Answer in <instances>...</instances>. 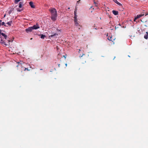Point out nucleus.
<instances>
[{"label": "nucleus", "mask_w": 148, "mask_h": 148, "mask_svg": "<svg viewBox=\"0 0 148 148\" xmlns=\"http://www.w3.org/2000/svg\"><path fill=\"white\" fill-rule=\"evenodd\" d=\"M12 21H10L9 22H8L6 23L7 24L9 25L10 26H11Z\"/></svg>", "instance_id": "14"}, {"label": "nucleus", "mask_w": 148, "mask_h": 148, "mask_svg": "<svg viewBox=\"0 0 148 148\" xmlns=\"http://www.w3.org/2000/svg\"><path fill=\"white\" fill-rule=\"evenodd\" d=\"M84 55V54H83L82 55H81V56H80V57H81L83 56V55Z\"/></svg>", "instance_id": "20"}, {"label": "nucleus", "mask_w": 148, "mask_h": 148, "mask_svg": "<svg viewBox=\"0 0 148 148\" xmlns=\"http://www.w3.org/2000/svg\"><path fill=\"white\" fill-rule=\"evenodd\" d=\"M94 1V4L95 5V6L96 7L98 6V4L97 3L95 2V1Z\"/></svg>", "instance_id": "15"}, {"label": "nucleus", "mask_w": 148, "mask_h": 148, "mask_svg": "<svg viewBox=\"0 0 148 148\" xmlns=\"http://www.w3.org/2000/svg\"><path fill=\"white\" fill-rule=\"evenodd\" d=\"M112 12L115 15L118 14V12L116 11L113 10L112 11Z\"/></svg>", "instance_id": "9"}, {"label": "nucleus", "mask_w": 148, "mask_h": 148, "mask_svg": "<svg viewBox=\"0 0 148 148\" xmlns=\"http://www.w3.org/2000/svg\"><path fill=\"white\" fill-rule=\"evenodd\" d=\"M115 28L116 29V28H118V27H116V26H115Z\"/></svg>", "instance_id": "25"}, {"label": "nucleus", "mask_w": 148, "mask_h": 148, "mask_svg": "<svg viewBox=\"0 0 148 148\" xmlns=\"http://www.w3.org/2000/svg\"><path fill=\"white\" fill-rule=\"evenodd\" d=\"M113 1H114V2H115V3H116L119 6H121L122 4L119 2L117 0H113Z\"/></svg>", "instance_id": "11"}, {"label": "nucleus", "mask_w": 148, "mask_h": 148, "mask_svg": "<svg viewBox=\"0 0 148 148\" xmlns=\"http://www.w3.org/2000/svg\"><path fill=\"white\" fill-rule=\"evenodd\" d=\"M81 50L80 49H79V51H80Z\"/></svg>", "instance_id": "34"}, {"label": "nucleus", "mask_w": 148, "mask_h": 148, "mask_svg": "<svg viewBox=\"0 0 148 148\" xmlns=\"http://www.w3.org/2000/svg\"><path fill=\"white\" fill-rule=\"evenodd\" d=\"M108 39L110 41H111L112 42H113L114 40H115V38H114V37H113L112 36H111L110 37H109L108 38Z\"/></svg>", "instance_id": "6"}, {"label": "nucleus", "mask_w": 148, "mask_h": 148, "mask_svg": "<svg viewBox=\"0 0 148 148\" xmlns=\"http://www.w3.org/2000/svg\"><path fill=\"white\" fill-rule=\"evenodd\" d=\"M33 28V29H36L40 28V26L37 23L36 25H34L32 27Z\"/></svg>", "instance_id": "4"}, {"label": "nucleus", "mask_w": 148, "mask_h": 148, "mask_svg": "<svg viewBox=\"0 0 148 148\" xmlns=\"http://www.w3.org/2000/svg\"><path fill=\"white\" fill-rule=\"evenodd\" d=\"M21 75H22V74H21Z\"/></svg>", "instance_id": "35"}, {"label": "nucleus", "mask_w": 148, "mask_h": 148, "mask_svg": "<svg viewBox=\"0 0 148 148\" xmlns=\"http://www.w3.org/2000/svg\"><path fill=\"white\" fill-rule=\"evenodd\" d=\"M146 34L144 36V38L146 39H147L148 38V32H146Z\"/></svg>", "instance_id": "8"}, {"label": "nucleus", "mask_w": 148, "mask_h": 148, "mask_svg": "<svg viewBox=\"0 0 148 148\" xmlns=\"http://www.w3.org/2000/svg\"><path fill=\"white\" fill-rule=\"evenodd\" d=\"M29 4L31 7L32 8H35V6L33 4V3L31 1L29 3Z\"/></svg>", "instance_id": "7"}, {"label": "nucleus", "mask_w": 148, "mask_h": 148, "mask_svg": "<svg viewBox=\"0 0 148 148\" xmlns=\"http://www.w3.org/2000/svg\"><path fill=\"white\" fill-rule=\"evenodd\" d=\"M17 11H19V12H21V10L18 9Z\"/></svg>", "instance_id": "22"}, {"label": "nucleus", "mask_w": 148, "mask_h": 148, "mask_svg": "<svg viewBox=\"0 0 148 148\" xmlns=\"http://www.w3.org/2000/svg\"><path fill=\"white\" fill-rule=\"evenodd\" d=\"M138 19V18H136V17H135V18H134V21H136V19Z\"/></svg>", "instance_id": "19"}, {"label": "nucleus", "mask_w": 148, "mask_h": 148, "mask_svg": "<svg viewBox=\"0 0 148 148\" xmlns=\"http://www.w3.org/2000/svg\"><path fill=\"white\" fill-rule=\"evenodd\" d=\"M142 13V14H144V12H142V13Z\"/></svg>", "instance_id": "27"}, {"label": "nucleus", "mask_w": 148, "mask_h": 148, "mask_svg": "<svg viewBox=\"0 0 148 148\" xmlns=\"http://www.w3.org/2000/svg\"><path fill=\"white\" fill-rule=\"evenodd\" d=\"M144 15V14H142V13H141V14H140L137 15L136 16V18H139Z\"/></svg>", "instance_id": "10"}, {"label": "nucleus", "mask_w": 148, "mask_h": 148, "mask_svg": "<svg viewBox=\"0 0 148 148\" xmlns=\"http://www.w3.org/2000/svg\"><path fill=\"white\" fill-rule=\"evenodd\" d=\"M21 0H15V3L17 4L18 2L20 1Z\"/></svg>", "instance_id": "17"}, {"label": "nucleus", "mask_w": 148, "mask_h": 148, "mask_svg": "<svg viewBox=\"0 0 148 148\" xmlns=\"http://www.w3.org/2000/svg\"><path fill=\"white\" fill-rule=\"evenodd\" d=\"M23 4V2H20L19 3V8H21L22 7V5Z\"/></svg>", "instance_id": "12"}, {"label": "nucleus", "mask_w": 148, "mask_h": 148, "mask_svg": "<svg viewBox=\"0 0 148 148\" xmlns=\"http://www.w3.org/2000/svg\"><path fill=\"white\" fill-rule=\"evenodd\" d=\"M40 38L42 39H43L45 37V36L42 34H40Z\"/></svg>", "instance_id": "13"}, {"label": "nucleus", "mask_w": 148, "mask_h": 148, "mask_svg": "<svg viewBox=\"0 0 148 148\" xmlns=\"http://www.w3.org/2000/svg\"><path fill=\"white\" fill-rule=\"evenodd\" d=\"M33 29L31 27H30L27 28V29H26L25 30V32L27 33H29L31 32L32 31Z\"/></svg>", "instance_id": "5"}, {"label": "nucleus", "mask_w": 148, "mask_h": 148, "mask_svg": "<svg viewBox=\"0 0 148 148\" xmlns=\"http://www.w3.org/2000/svg\"><path fill=\"white\" fill-rule=\"evenodd\" d=\"M24 64V63L23 62L21 61H20V62H17L16 63V66L18 68V67L19 69L21 68V70L20 71L21 73L23 71H25L26 70H27V71L30 70V69H29L28 68H26L25 67H24L23 66V64Z\"/></svg>", "instance_id": "2"}, {"label": "nucleus", "mask_w": 148, "mask_h": 148, "mask_svg": "<svg viewBox=\"0 0 148 148\" xmlns=\"http://www.w3.org/2000/svg\"><path fill=\"white\" fill-rule=\"evenodd\" d=\"M74 14L75 16L74 17L75 23V25L77 26L78 25H79V24L77 22V16L76 15L75 11L74 12Z\"/></svg>", "instance_id": "3"}, {"label": "nucleus", "mask_w": 148, "mask_h": 148, "mask_svg": "<svg viewBox=\"0 0 148 148\" xmlns=\"http://www.w3.org/2000/svg\"><path fill=\"white\" fill-rule=\"evenodd\" d=\"M63 57L65 59L66 58V56L65 55V56H63Z\"/></svg>", "instance_id": "21"}, {"label": "nucleus", "mask_w": 148, "mask_h": 148, "mask_svg": "<svg viewBox=\"0 0 148 148\" xmlns=\"http://www.w3.org/2000/svg\"><path fill=\"white\" fill-rule=\"evenodd\" d=\"M56 35H58V34H57L55 33V34H53L51 35L50 36L51 37H53L54 36H56Z\"/></svg>", "instance_id": "16"}, {"label": "nucleus", "mask_w": 148, "mask_h": 148, "mask_svg": "<svg viewBox=\"0 0 148 148\" xmlns=\"http://www.w3.org/2000/svg\"><path fill=\"white\" fill-rule=\"evenodd\" d=\"M80 1V0H79V1H77V2H79V1Z\"/></svg>", "instance_id": "29"}, {"label": "nucleus", "mask_w": 148, "mask_h": 148, "mask_svg": "<svg viewBox=\"0 0 148 148\" xmlns=\"http://www.w3.org/2000/svg\"><path fill=\"white\" fill-rule=\"evenodd\" d=\"M9 13H10V11L9 12Z\"/></svg>", "instance_id": "33"}, {"label": "nucleus", "mask_w": 148, "mask_h": 148, "mask_svg": "<svg viewBox=\"0 0 148 148\" xmlns=\"http://www.w3.org/2000/svg\"><path fill=\"white\" fill-rule=\"evenodd\" d=\"M49 11L51 13V18L52 20L54 21L56 20L57 16V12L56 9L53 8H51L49 9Z\"/></svg>", "instance_id": "1"}, {"label": "nucleus", "mask_w": 148, "mask_h": 148, "mask_svg": "<svg viewBox=\"0 0 148 148\" xmlns=\"http://www.w3.org/2000/svg\"><path fill=\"white\" fill-rule=\"evenodd\" d=\"M32 38H31L30 39V40H32Z\"/></svg>", "instance_id": "31"}, {"label": "nucleus", "mask_w": 148, "mask_h": 148, "mask_svg": "<svg viewBox=\"0 0 148 148\" xmlns=\"http://www.w3.org/2000/svg\"><path fill=\"white\" fill-rule=\"evenodd\" d=\"M60 64H58V66H59V67H60Z\"/></svg>", "instance_id": "28"}, {"label": "nucleus", "mask_w": 148, "mask_h": 148, "mask_svg": "<svg viewBox=\"0 0 148 148\" xmlns=\"http://www.w3.org/2000/svg\"><path fill=\"white\" fill-rule=\"evenodd\" d=\"M1 22H2V21L1 20H0V24H1Z\"/></svg>", "instance_id": "23"}, {"label": "nucleus", "mask_w": 148, "mask_h": 148, "mask_svg": "<svg viewBox=\"0 0 148 148\" xmlns=\"http://www.w3.org/2000/svg\"><path fill=\"white\" fill-rule=\"evenodd\" d=\"M1 25H4L5 26L7 27V26L5 24V23L4 22H3L1 23Z\"/></svg>", "instance_id": "18"}, {"label": "nucleus", "mask_w": 148, "mask_h": 148, "mask_svg": "<svg viewBox=\"0 0 148 148\" xmlns=\"http://www.w3.org/2000/svg\"><path fill=\"white\" fill-rule=\"evenodd\" d=\"M65 65H66V66H67V64L66 63L65 64Z\"/></svg>", "instance_id": "26"}, {"label": "nucleus", "mask_w": 148, "mask_h": 148, "mask_svg": "<svg viewBox=\"0 0 148 148\" xmlns=\"http://www.w3.org/2000/svg\"><path fill=\"white\" fill-rule=\"evenodd\" d=\"M119 26H121V25H120V24H119Z\"/></svg>", "instance_id": "30"}, {"label": "nucleus", "mask_w": 148, "mask_h": 148, "mask_svg": "<svg viewBox=\"0 0 148 148\" xmlns=\"http://www.w3.org/2000/svg\"><path fill=\"white\" fill-rule=\"evenodd\" d=\"M5 15H4V17H5Z\"/></svg>", "instance_id": "32"}, {"label": "nucleus", "mask_w": 148, "mask_h": 148, "mask_svg": "<svg viewBox=\"0 0 148 148\" xmlns=\"http://www.w3.org/2000/svg\"><path fill=\"white\" fill-rule=\"evenodd\" d=\"M148 15V13L145 14V16H146L147 15Z\"/></svg>", "instance_id": "24"}]
</instances>
